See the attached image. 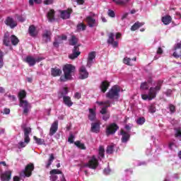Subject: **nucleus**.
<instances>
[{
  "instance_id": "9",
  "label": "nucleus",
  "mask_w": 181,
  "mask_h": 181,
  "mask_svg": "<svg viewBox=\"0 0 181 181\" xmlns=\"http://www.w3.org/2000/svg\"><path fill=\"white\" fill-rule=\"evenodd\" d=\"M20 107L23 108V114H25V115H28V112H29V110H30L31 108L30 104L28 103L27 100H21Z\"/></svg>"
},
{
  "instance_id": "40",
  "label": "nucleus",
  "mask_w": 181,
  "mask_h": 181,
  "mask_svg": "<svg viewBox=\"0 0 181 181\" xmlns=\"http://www.w3.org/2000/svg\"><path fill=\"white\" fill-rule=\"evenodd\" d=\"M105 152V150L104 149V146H100L99 147V150H98L99 158H104V153Z\"/></svg>"
},
{
  "instance_id": "44",
  "label": "nucleus",
  "mask_w": 181,
  "mask_h": 181,
  "mask_svg": "<svg viewBox=\"0 0 181 181\" xmlns=\"http://www.w3.org/2000/svg\"><path fill=\"white\" fill-rule=\"evenodd\" d=\"M61 96L62 97H67V93H69V90H67V88H64L62 90H61Z\"/></svg>"
},
{
  "instance_id": "29",
  "label": "nucleus",
  "mask_w": 181,
  "mask_h": 181,
  "mask_svg": "<svg viewBox=\"0 0 181 181\" xmlns=\"http://www.w3.org/2000/svg\"><path fill=\"white\" fill-rule=\"evenodd\" d=\"M29 142H30V140H29L28 139H24V141L18 142V149H22V148H25V146H26V145H28V144H29Z\"/></svg>"
},
{
  "instance_id": "56",
  "label": "nucleus",
  "mask_w": 181,
  "mask_h": 181,
  "mask_svg": "<svg viewBox=\"0 0 181 181\" xmlns=\"http://www.w3.org/2000/svg\"><path fill=\"white\" fill-rule=\"evenodd\" d=\"M44 4L45 5H52V4H53V2H54V0H44Z\"/></svg>"
},
{
  "instance_id": "49",
  "label": "nucleus",
  "mask_w": 181,
  "mask_h": 181,
  "mask_svg": "<svg viewBox=\"0 0 181 181\" xmlns=\"http://www.w3.org/2000/svg\"><path fill=\"white\" fill-rule=\"evenodd\" d=\"M168 109L170 110V114H174V112H176V107L172 104L169 105Z\"/></svg>"
},
{
  "instance_id": "17",
  "label": "nucleus",
  "mask_w": 181,
  "mask_h": 181,
  "mask_svg": "<svg viewBox=\"0 0 181 181\" xmlns=\"http://www.w3.org/2000/svg\"><path fill=\"white\" fill-rule=\"evenodd\" d=\"M59 129V122L58 121H55L52 124L50 130H49V135H50V136H53V134L55 132H57V129Z\"/></svg>"
},
{
  "instance_id": "8",
  "label": "nucleus",
  "mask_w": 181,
  "mask_h": 181,
  "mask_svg": "<svg viewBox=\"0 0 181 181\" xmlns=\"http://www.w3.org/2000/svg\"><path fill=\"white\" fill-rule=\"evenodd\" d=\"M114 37H115V34L113 33H110L108 34L107 43L108 45H111V46L115 49L118 47V41H115Z\"/></svg>"
},
{
  "instance_id": "24",
  "label": "nucleus",
  "mask_w": 181,
  "mask_h": 181,
  "mask_svg": "<svg viewBox=\"0 0 181 181\" xmlns=\"http://www.w3.org/2000/svg\"><path fill=\"white\" fill-rule=\"evenodd\" d=\"M11 35H9V33H6L4 35V39L3 40L4 45L5 46H10L11 45Z\"/></svg>"
},
{
  "instance_id": "59",
  "label": "nucleus",
  "mask_w": 181,
  "mask_h": 181,
  "mask_svg": "<svg viewBox=\"0 0 181 181\" xmlns=\"http://www.w3.org/2000/svg\"><path fill=\"white\" fill-rule=\"evenodd\" d=\"M11 112V110L8 109V108H5L4 109V112H3V114H6V115H8Z\"/></svg>"
},
{
  "instance_id": "31",
  "label": "nucleus",
  "mask_w": 181,
  "mask_h": 181,
  "mask_svg": "<svg viewBox=\"0 0 181 181\" xmlns=\"http://www.w3.org/2000/svg\"><path fill=\"white\" fill-rule=\"evenodd\" d=\"M95 109H89L88 119L90 121H94V119H95Z\"/></svg>"
},
{
  "instance_id": "3",
  "label": "nucleus",
  "mask_w": 181,
  "mask_h": 181,
  "mask_svg": "<svg viewBox=\"0 0 181 181\" xmlns=\"http://www.w3.org/2000/svg\"><path fill=\"white\" fill-rule=\"evenodd\" d=\"M120 91L121 88L118 86H115L107 92L106 97L110 98V100H118Z\"/></svg>"
},
{
  "instance_id": "36",
  "label": "nucleus",
  "mask_w": 181,
  "mask_h": 181,
  "mask_svg": "<svg viewBox=\"0 0 181 181\" xmlns=\"http://www.w3.org/2000/svg\"><path fill=\"white\" fill-rule=\"evenodd\" d=\"M163 53V49H162V47H159L156 52V55L154 57L153 60H158L160 57V54H162Z\"/></svg>"
},
{
  "instance_id": "14",
  "label": "nucleus",
  "mask_w": 181,
  "mask_h": 181,
  "mask_svg": "<svg viewBox=\"0 0 181 181\" xmlns=\"http://www.w3.org/2000/svg\"><path fill=\"white\" fill-rule=\"evenodd\" d=\"M6 25L7 26H10L11 29H13L14 28H16L18 26V23L13 20V18L11 17H8L5 21Z\"/></svg>"
},
{
  "instance_id": "46",
  "label": "nucleus",
  "mask_w": 181,
  "mask_h": 181,
  "mask_svg": "<svg viewBox=\"0 0 181 181\" xmlns=\"http://www.w3.org/2000/svg\"><path fill=\"white\" fill-rule=\"evenodd\" d=\"M75 145L78 147L80 148L81 149H86V146H84V144L80 142V141H76Z\"/></svg>"
},
{
  "instance_id": "33",
  "label": "nucleus",
  "mask_w": 181,
  "mask_h": 181,
  "mask_svg": "<svg viewBox=\"0 0 181 181\" xmlns=\"http://www.w3.org/2000/svg\"><path fill=\"white\" fill-rule=\"evenodd\" d=\"M52 36V33L50 31H45L43 34V39L45 42H50V37Z\"/></svg>"
},
{
  "instance_id": "62",
  "label": "nucleus",
  "mask_w": 181,
  "mask_h": 181,
  "mask_svg": "<svg viewBox=\"0 0 181 181\" xmlns=\"http://www.w3.org/2000/svg\"><path fill=\"white\" fill-rule=\"evenodd\" d=\"M69 142H70L71 144H73L74 141H73V135L71 134L69 138L68 139Z\"/></svg>"
},
{
  "instance_id": "35",
  "label": "nucleus",
  "mask_w": 181,
  "mask_h": 181,
  "mask_svg": "<svg viewBox=\"0 0 181 181\" xmlns=\"http://www.w3.org/2000/svg\"><path fill=\"white\" fill-rule=\"evenodd\" d=\"M33 139L37 145H45V139L37 138L36 136H33Z\"/></svg>"
},
{
  "instance_id": "64",
  "label": "nucleus",
  "mask_w": 181,
  "mask_h": 181,
  "mask_svg": "<svg viewBox=\"0 0 181 181\" xmlns=\"http://www.w3.org/2000/svg\"><path fill=\"white\" fill-rule=\"evenodd\" d=\"M13 181H21V180H19V177L15 176V177H13Z\"/></svg>"
},
{
  "instance_id": "43",
  "label": "nucleus",
  "mask_w": 181,
  "mask_h": 181,
  "mask_svg": "<svg viewBox=\"0 0 181 181\" xmlns=\"http://www.w3.org/2000/svg\"><path fill=\"white\" fill-rule=\"evenodd\" d=\"M86 28H87V26L84 25L83 23H81L77 25V30L79 32H81V30H86Z\"/></svg>"
},
{
  "instance_id": "42",
  "label": "nucleus",
  "mask_w": 181,
  "mask_h": 181,
  "mask_svg": "<svg viewBox=\"0 0 181 181\" xmlns=\"http://www.w3.org/2000/svg\"><path fill=\"white\" fill-rule=\"evenodd\" d=\"M114 148H115V145L114 144L108 146L106 150L107 153H109V154L113 153Z\"/></svg>"
},
{
  "instance_id": "20",
  "label": "nucleus",
  "mask_w": 181,
  "mask_h": 181,
  "mask_svg": "<svg viewBox=\"0 0 181 181\" xmlns=\"http://www.w3.org/2000/svg\"><path fill=\"white\" fill-rule=\"evenodd\" d=\"M90 131L91 132L98 134V132H100V123L99 122L92 123Z\"/></svg>"
},
{
  "instance_id": "15",
  "label": "nucleus",
  "mask_w": 181,
  "mask_h": 181,
  "mask_svg": "<svg viewBox=\"0 0 181 181\" xmlns=\"http://www.w3.org/2000/svg\"><path fill=\"white\" fill-rule=\"evenodd\" d=\"M117 129H118V126H117L115 124H112L109 127H107L106 130V134L107 135H111L112 134H115Z\"/></svg>"
},
{
  "instance_id": "22",
  "label": "nucleus",
  "mask_w": 181,
  "mask_h": 181,
  "mask_svg": "<svg viewBox=\"0 0 181 181\" xmlns=\"http://www.w3.org/2000/svg\"><path fill=\"white\" fill-rule=\"evenodd\" d=\"M23 132H24V139H28L30 141V137H29V134L32 133V129L28 127H25L23 128Z\"/></svg>"
},
{
  "instance_id": "1",
  "label": "nucleus",
  "mask_w": 181,
  "mask_h": 181,
  "mask_svg": "<svg viewBox=\"0 0 181 181\" xmlns=\"http://www.w3.org/2000/svg\"><path fill=\"white\" fill-rule=\"evenodd\" d=\"M162 81H158L156 83L155 87H151L148 90V93H143L141 94V98L142 100L148 101H151V100H153V98H156V94L160 91V88L162 87Z\"/></svg>"
},
{
  "instance_id": "60",
  "label": "nucleus",
  "mask_w": 181,
  "mask_h": 181,
  "mask_svg": "<svg viewBox=\"0 0 181 181\" xmlns=\"http://www.w3.org/2000/svg\"><path fill=\"white\" fill-rule=\"evenodd\" d=\"M18 21H19V22H25V21H26V18L25 17H18Z\"/></svg>"
},
{
  "instance_id": "47",
  "label": "nucleus",
  "mask_w": 181,
  "mask_h": 181,
  "mask_svg": "<svg viewBox=\"0 0 181 181\" xmlns=\"http://www.w3.org/2000/svg\"><path fill=\"white\" fill-rule=\"evenodd\" d=\"M136 124H138V125H144V124H145V118L144 117H139L136 120Z\"/></svg>"
},
{
  "instance_id": "21",
  "label": "nucleus",
  "mask_w": 181,
  "mask_h": 181,
  "mask_svg": "<svg viewBox=\"0 0 181 181\" xmlns=\"http://www.w3.org/2000/svg\"><path fill=\"white\" fill-rule=\"evenodd\" d=\"M54 13L55 11L53 9H50L47 13V18L49 22H54Z\"/></svg>"
},
{
  "instance_id": "61",
  "label": "nucleus",
  "mask_w": 181,
  "mask_h": 181,
  "mask_svg": "<svg viewBox=\"0 0 181 181\" xmlns=\"http://www.w3.org/2000/svg\"><path fill=\"white\" fill-rule=\"evenodd\" d=\"M74 97L77 98V100H79V98H81V95L80 94V93H76Z\"/></svg>"
},
{
  "instance_id": "57",
  "label": "nucleus",
  "mask_w": 181,
  "mask_h": 181,
  "mask_svg": "<svg viewBox=\"0 0 181 181\" xmlns=\"http://www.w3.org/2000/svg\"><path fill=\"white\" fill-rule=\"evenodd\" d=\"M169 148L170 149H171V151H173V149L176 148V145L175 144V143H170Z\"/></svg>"
},
{
  "instance_id": "11",
  "label": "nucleus",
  "mask_w": 181,
  "mask_h": 181,
  "mask_svg": "<svg viewBox=\"0 0 181 181\" xmlns=\"http://www.w3.org/2000/svg\"><path fill=\"white\" fill-rule=\"evenodd\" d=\"M86 21L87 22L89 28H95V26H98V21L91 16H87Z\"/></svg>"
},
{
  "instance_id": "38",
  "label": "nucleus",
  "mask_w": 181,
  "mask_h": 181,
  "mask_svg": "<svg viewBox=\"0 0 181 181\" xmlns=\"http://www.w3.org/2000/svg\"><path fill=\"white\" fill-rule=\"evenodd\" d=\"M11 42L12 45H13V46H16V45H18V43H19V40L18 39V37H16V36L11 35Z\"/></svg>"
},
{
  "instance_id": "16",
  "label": "nucleus",
  "mask_w": 181,
  "mask_h": 181,
  "mask_svg": "<svg viewBox=\"0 0 181 181\" xmlns=\"http://www.w3.org/2000/svg\"><path fill=\"white\" fill-rule=\"evenodd\" d=\"M71 12H73V10H71V8L61 11V18L62 19H69L70 18V15H71Z\"/></svg>"
},
{
  "instance_id": "4",
  "label": "nucleus",
  "mask_w": 181,
  "mask_h": 181,
  "mask_svg": "<svg viewBox=\"0 0 181 181\" xmlns=\"http://www.w3.org/2000/svg\"><path fill=\"white\" fill-rule=\"evenodd\" d=\"M98 166V160L95 156H92L88 158V163H83L82 168H89L90 169H96Z\"/></svg>"
},
{
  "instance_id": "2",
  "label": "nucleus",
  "mask_w": 181,
  "mask_h": 181,
  "mask_svg": "<svg viewBox=\"0 0 181 181\" xmlns=\"http://www.w3.org/2000/svg\"><path fill=\"white\" fill-rule=\"evenodd\" d=\"M64 76L60 77L61 81H67V80H71V76L76 71V67L71 64H66L63 67Z\"/></svg>"
},
{
  "instance_id": "41",
  "label": "nucleus",
  "mask_w": 181,
  "mask_h": 181,
  "mask_svg": "<svg viewBox=\"0 0 181 181\" xmlns=\"http://www.w3.org/2000/svg\"><path fill=\"white\" fill-rule=\"evenodd\" d=\"M26 97V91L21 90H20V92L18 93V98L21 101V100H23V98H25Z\"/></svg>"
},
{
  "instance_id": "13",
  "label": "nucleus",
  "mask_w": 181,
  "mask_h": 181,
  "mask_svg": "<svg viewBox=\"0 0 181 181\" xmlns=\"http://www.w3.org/2000/svg\"><path fill=\"white\" fill-rule=\"evenodd\" d=\"M94 59H95V52H91L88 54V61L86 64L87 67H91L93 63H94Z\"/></svg>"
},
{
  "instance_id": "48",
  "label": "nucleus",
  "mask_w": 181,
  "mask_h": 181,
  "mask_svg": "<svg viewBox=\"0 0 181 181\" xmlns=\"http://www.w3.org/2000/svg\"><path fill=\"white\" fill-rule=\"evenodd\" d=\"M69 43H70V45H71V46H76V45L77 44L76 37L74 36H72Z\"/></svg>"
},
{
  "instance_id": "37",
  "label": "nucleus",
  "mask_w": 181,
  "mask_h": 181,
  "mask_svg": "<svg viewBox=\"0 0 181 181\" xmlns=\"http://www.w3.org/2000/svg\"><path fill=\"white\" fill-rule=\"evenodd\" d=\"M28 32L30 36H35L36 35V28L34 25H30L28 29Z\"/></svg>"
},
{
  "instance_id": "32",
  "label": "nucleus",
  "mask_w": 181,
  "mask_h": 181,
  "mask_svg": "<svg viewBox=\"0 0 181 181\" xmlns=\"http://www.w3.org/2000/svg\"><path fill=\"white\" fill-rule=\"evenodd\" d=\"M67 39V36L62 35V37H58V40H56L55 42H54V46L55 47H57L59 46V43H62L60 40H66Z\"/></svg>"
},
{
  "instance_id": "6",
  "label": "nucleus",
  "mask_w": 181,
  "mask_h": 181,
  "mask_svg": "<svg viewBox=\"0 0 181 181\" xmlns=\"http://www.w3.org/2000/svg\"><path fill=\"white\" fill-rule=\"evenodd\" d=\"M35 169L33 164L28 165L25 170L21 173V176L23 177H30L32 175V171Z\"/></svg>"
},
{
  "instance_id": "7",
  "label": "nucleus",
  "mask_w": 181,
  "mask_h": 181,
  "mask_svg": "<svg viewBox=\"0 0 181 181\" xmlns=\"http://www.w3.org/2000/svg\"><path fill=\"white\" fill-rule=\"evenodd\" d=\"M99 105H103L102 109L100 110V112L102 115L105 114H108V111L107 110V107H110L111 102L110 100H106L105 102H97Z\"/></svg>"
},
{
  "instance_id": "53",
  "label": "nucleus",
  "mask_w": 181,
  "mask_h": 181,
  "mask_svg": "<svg viewBox=\"0 0 181 181\" xmlns=\"http://www.w3.org/2000/svg\"><path fill=\"white\" fill-rule=\"evenodd\" d=\"M42 2V0H29L30 5H33V4H40Z\"/></svg>"
},
{
  "instance_id": "55",
  "label": "nucleus",
  "mask_w": 181,
  "mask_h": 181,
  "mask_svg": "<svg viewBox=\"0 0 181 181\" xmlns=\"http://www.w3.org/2000/svg\"><path fill=\"white\" fill-rule=\"evenodd\" d=\"M103 121H107V119H110V113H106L103 116Z\"/></svg>"
},
{
  "instance_id": "54",
  "label": "nucleus",
  "mask_w": 181,
  "mask_h": 181,
  "mask_svg": "<svg viewBox=\"0 0 181 181\" xmlns=\"http://www.w3.org/2000/svg\"><path fill=\"white\" fill-rule=\"evenodd\" d=\"M107 14L108 16H110V18H115V13L112 10H109Z\"/></svg>"
},
{
  "instance_id": "25",
  "label": "nucleus",
  "mask_w": 181,
  "mask_h": 181,
  "mask_svg": "<svg viewBox=\"0 0 181 181\" xmlns=\"http://www.w3.org/2000/svg\"><path fill=\"white\" fill-rule=\"evenodd\" d=\"M110 87V83H108V81H103L100 84V90L102 91V93H105V91H107V90H108V88Z\"/></svg>"
},
{
  "instance_id": "51",
  "label": "nucleus",
  "mask_w": 181,
  "mask_h": 181,
  "mask_svg": "<svg viewBox=\"0 0 181 181\" xmlns=\"http://www.w3.org/2000/svg\"><path fill=\"white\" fill-rule=\"evenodd\" d=\"M148 112H151V114L156 112V107H155V105H151L149 106Z\"/></svg>"
},
{
  "instance_id": "28",
  "label": "nucleus",
  "mask_w": 181,
  "mask_h": 181,
  "mask_svg": "<svg viewBox=\"0 0 181 181\" xmlns=\"http://www.w3.org/2000/svg\"><path fill=\"white\" fill-rule=\"evenodd\" d=\"M145 25V23H139V22H136L131 28V30L132 32L137 30V29H139L141 26H144Z\"/></svg>"
},
{
  "instance_id": "52",
  "label": "nucleus",
  "mask_w": 181,
  "mask_h": 181,
  "mask_svg": "<svg viewBox=\"0 0 181 181\" xmlns=\"http://www.w3.org/2000/svg\"><path fill=\"white\" fill-rule=\"evenodd\" d=\"M176 137L181 138V128L178 127L175 129V134Z\"/></svg>"
},
{
  "instance_id": "23",
  "label": "nucleus",
  "mask_w": 181,
  "mask_h": 181,
  "mask_svg": "<svg viewBox=\"0 0 181 181\" xmlns=\"http://www.w3.org/2000/svg\"><path fill=\"white\" fill-rule=\"evenodd\" d=\"M11 175H12V173L11 171H6L1 176V181H9V180H11Z\"/></svg>"
},
{
  "instance_id": "58",
  "label": "nucleus",
  "mask_w": 181,
  "mask_h": 181,
  "mask_svg": "<svg viewBox=\"0 0 181 181\" xmlns=\"http://www.w3.org/2000/svg\"><path fill=\"white\" fill-rule=\"evenodd\" d=\"M110 173H111V170H110V168H105L103 171V173L105 175H110Z\"/></svg>"
},
{
  "instance_id": "12",
  "label": "nucleus",
  "mask_w": 181,
  "mask_h": 181,
  "mask_svg": "<svg viewBox=\"0 0 181 181\" xmlns=\"http://www.w3.org/2000/svg\"><path fill=\"white\" fill-rule=\"evenodd\" d=\"M79 78L81 80L88 78V71H87V69L84 66H81L79 69Z\"/></svg>"
},
{
  "instance_id": "19",
  "label": "nucleus",
  "mask_w": 181,
  "mask_h": 181,
  "mask_svg": "<svg viewBox=\"0 0 181 181\" xmlns=\"http://www.w3.org/2000/svg\"><path fill=\"white\" fill-rule=\"evenodd\" d=\"M121 134L122 135V142L123 144H127V142H128V141H129V138H130V135H129V132H127L124 130L121 131Z\"/></svg>"
},
{
  "instance_id": "18",
  "label": "nucleus",
  "mask_w": 181,
  "mask_h": 181,
  "mask_svg": "<svg viewBox=\"0 0 181 181\" xmlns=\"http://www.w3.org/2000/svg\"><path fill=\"white\" fill-rule=\"evenodd\" d=\"M78 50H79L78 47L75 46L74 47L72 54H69V59H71L73 60L74 59H76V57H78V56H80V54H81L80 51Z\"/></svg>"
},
{
  "instance_id": "63",
  "label": "nucleus",
  "mask_w": 181,
  "mask_h": 181,
  "mask_svg": "<svg viewBox=\"0 0 181 181\" xmlns=\"http://www.w3.org/2000/svg\"><path fill=\"white\" fill-rule=\"evenodd\" d=\"M115 37L118 40V39H119L121 37V33H116Z\"/></svg>"
},
{
  "instance_id": "39",
  "label": "nucleus",
  "mask_w": 181,
  "mask_h": 181,
  "mask_svg": "<svg viewBox=\"0 0 181 181\" xmlns=\"http://www.w3.org/2000/svg\"><path fill=\"white\" fill-rule=\"evenodd\" d=\"M53 160H54V156L53 154H50L49 158L47 163L46 168L48 169V168H50V165L53 163Z\"/></svg>"
},
{
  "instance_id": "5",
  "label": "nucleus",
  "mask_w": 181,
  "mask_h": 181,
  "mask_svg": "<svg viewBox=\"0 0 181 181\" xmlns=\"http://www.w3.org/2000/svg\"><path fill=\"white\" fill-rule=\"evenodd\" d=\"M49 179L50 181H59L57 180V179H59V177H57V175H62V177L61 179V181H66V178L64 177V175H63V173H62V170H59V169H54L52 170L49 172Z\"/></svg>"
},
{
  "instance_id": "10",
  "label": "nucleus",
  "mask_w": 181,
  "mask_h": 181,
  "mask_svg": "<svg viewBox=\"0 0 181 181\" xmlns=\"http://www.w3.org/2000/svg\"><path fill=\"white\" fill-rule=\"evenodd\" d=\"M25 62L29 64V66H35L36 63H39V62H42V58L37 57L35 58L31 56H28L25 58Z\"/></svg>"
},
{
  "instance_id": "27",
  "label": "nucleus",
  "mask_w": 181,
  "mask_h": 181,
  "mask_svg": "<svg viewBox=\"0 0 181 181\" xmlns=\"http://www.w3.org/2000/svg\"><path fill=\"white\" fill-rule=\"evenodd\" d=\"M63 101L65 105H66V107H71V105H73V103L71 102V98H70V97L69 96H64Z\"/></svg>"
},
{
  "instance_id": "30",
  "label": "nucleus",
  "mask_w": 181,
  "mask_h": 181,
  "mask_svg": "<svg viewBox=\"0 0 181 181\" xmlns=\"http://www.w3.org/2000/svg\"><path fill=\"white\" fill-rule=\"evenodd\" d=\"M52 76L54 77H57L62 74V71L60 69L54 68L51 70Z\"/></svg>"
},
{
  "instance_id": "45",
  "label": "nucleus",
  "mask_w": 181,
  "mask_h": 181,
  "mask_svg": "<svg viewBox=\"0 0 181 181\" xmlns=\"http://www.w3.org/2000/svg\"><path fill=\"white\" fill-rule=\"evenodd\" d=\"M141 90H148L149 88V85L147 82L141 83L140 86Z\"/></svg>"
},
{
  "instance_id": "34",
  "label": "nucleus",
  "mask_w": 181,
  "mask_h": 181,
  "mask_svg": "<svg viewBox=\"0 0 181 181\" xmlns=\"http://www.w3.org/2000/svg\"><path fill=\"white\" fill-rule=\"evenodd\" d=\"M162 22L164 25H169L172 22V17L169 16H165L162 18Z\"/></svg>"
},
{
  "instance_id": "26",
  "label": "nucleus",
  "mask_w": 181,
  "mask_h": 181,
  "mask_svg": "<svg viewBox=\"0 0 181 181\" xmlns=\"http://www.w3.org/2000/svg\"><path fill=\"white\" fill-rule=\"evenodd\" d=\"M132 61L136 62V58L134 57V59H131L128 57H124L123 59V62L124 64H127V66H134V64L132 63Z\"/></svg>"
},
{
  "instance_id": "50",
  "label": "nucleus",
  "mask_w": 181,
  "mask_h": 181,
  "mask_svg": "<svg viewBox=\"0 0 181 181\" xmlns=\"http://www.w3.org/2000/svg\"><path fill=\"white\" fill-rule=\"evenodd\" d=\"M4 67V53L0 51V69Z\"/></svg>"
}]
</instances>
